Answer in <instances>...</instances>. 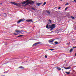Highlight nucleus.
I'll use <instances>...</instances> for the list:
<instances>
[{
    "label": "nucleus",
    "mask_w": 76,
    "mask_h": 76,
    "mask_svg": "<svg viewBox=\"0 0 76 76\" xmlns=\"http://www.w3.org/2000/svg\"><path fill=\"white\" fill-rule=\"evenodd\" d=\"M66 73L67 74V75H69L70 73V72H66Z\"/></svg>",
    "instance_id": "12"
},
{
    "label": "nucleus",
    "mask_w": 76,
    "mask_h": 76,
    "mask_svg": "<svg viewBox=\"0 0 76 76\" xmlns=\"http://www.w3.org/2000/svg\"><path fill=\"white\" fill-rule=\"evenodd\" d=\"M76 1V0H74L73 1Z\"/></svg>",
    "instance_id": "33"
},
{
    "label": "nucleus",
    "mask_w": 76,
    "mask_h": 76,
    "mask_svg": "<svg viewBox=\"0 0 76 76\" xmlns=\"http://www.w3.org/2000/svg\"><path fill=\"white\" fill-rule=\"evenodd\" d=\"M45 58H47V55H45Z\"/></svg>",
    "instance_id": "25"
},
{
    "label": "nucleus",
    "mask_w": 76,
    "mask_h": 76,
    "mask_svg": "<svg viewBox=\"0 0 76 76\" xmlns=\"http://www.w3.org/2000/svg\"><path fill=\"white\" fill-rule=\"evenodd\" d=\"M55 26V24H53L52 25H49V27L50 28H51L50 30H53V29L55 28V26Z\"/></svg>",
    "instance_id": "2"
},
{
    "label": "nucleus",
    "mask_w": 76,
    "mask_h": 76,
    "mask_svg": "<svg viewBox=\"0 0 76 76\" xmlns=\"http://www.w3.org/2000/svg\"><path fill=\"white\" fill-rule=\"evenodd\" d=\"M42 3H38L37 2L36 3V4L37 5V6H40V5H41V4H42Z\"/></svg>",
    "instance_id": "9"
},
{
    "label": "nucleus",
    "mask_w": 76,
    "mask_h": 76,
    "mask_svg": "<svg viewBox=\"0 0 76 76\" xmlns=\"http://www.w3.org/2000/svg\"><path fill=\"white\" fill-rule=\"evenodd\" d=\"M20 28H22V27H20Z\"/></svg>",
    "instance_id": "39"
},
{
    "label": "nucleus",
    "mask_w": 76,
    "mask_h": 76,
    "mask_svg": "<svg viewBox=\"0 0 76 76\" xmlns=\"http://www.w3.org/2000/svg\"><path fill=\"white\" fill-rule=\"evenodd\" d=\"M18 76H19V75H18Z\"/></svg>",
    "instance_id": "37"
},
{
    "label": "nucleus",
    "mask_w": 76,
    "mask_h": 76,
    "mask_svg": "<svg viewBox=\"0 0 76 76\" xmlns=\"http://www.w3.org/2000/svg\"><path fill=\"white\" fill-rule=\"evenodd\" d=\"M46 28H48V29H49V28H48V24L46 26Z\"/></svg>",
    "instance_id": "16"
},
{
    "label": "nucleus",
    "mask_w": 76,
    "mask_h": 76,
    "mask_svg": "<svg viewBox=\"0 0 76 76\" xmlns=\"http://www.w3.org/2000/svg\"><path fill=\"white\" fill-rule=\"evenodd\" d=\"M73 50V49H71V50H70V52L71 53L72 51Z\"/></svg>",
    "instance_id": "17"
},
{
    "label": "nucleus",
    "mask_w": 76,
    "mask_h": 76,
    "mask_svg": "<svg viewBox=\"0 0 76 76\" xmlns=\"http://www.w3.org/2000/svg\"><path fill=\"white\" fill-rule=\"evenodd\" d=\"M67 9H68V7H66V8L65 9V10H66Z\"/></svg>",
    "instance_id": "24"
},
{
    "label": "nucleus",
    "mask_w": 76,
    "mask_h": 76,
    "mask_svg": "<svg viewBox=\"0 0 76 76\" xmlns=\"http://www.w3.org/2000/svg\"><path fill=\"white\" fill-rule=\"evenodd\" d=\"M71 18H72V19H75V18H74L73 17H71Z\"/></svg>",
    "instance_id": "28"
},
{
    "label": "nucleus",
    "mask_w": 76,
    "mask_h": 76,
    "mask_svg": "<svg viewBox=\"0 0 76 76\" xmlns=\"http://www.w3.org/2000/svg\"><path fill=\"white\" fill-rule=\"evenodd\" d=\"M55 44H58V42H55Z\"/></svg>",
    "instance_id": "23"
},
{
    "label": "nucleus",
    "mask_w": 76,
    "mask_h": 76,
    "mask_svg": "<svg viewBox=\"0 0 76 76\" xmlns=\"http://www.w3.org/2000/svg\"><path fill=\"white\" fill-rule=\"evenodd\" d=\"M4 16L5 17H6V16H7L6 14V13L4 14Z\"/></svg>",
    "instance_id": "22"
},
{
    "label": "nucleus",
    "mask_w": 76,
    "mask_h": 76,
    "mask_svg": "<svg viewBox=\"0 0 76 76\" xmlns=\"http://www.w3.org/2000/svg\"><path fill=\"white\" fill-rule=\"evenodd\" d=\"M45 4H46V2H45L43 4V6H44V5H45Z\"/></svg>",
    "instance_id": "20"
},
{
    "label": "nucleus",
    "mask_w": 76,
    "mask_h": 76,
    "mask_svg": "<svg viewBox=\"0 0 76 76\" xmlns=\"http://www.w3.org/2000/svg\"><path fill=\"white\" fill-rule=\"evenodd\" d=\"M19 68H20V69H24V67H23V66H19Z\"/></svg>",
    "instance_id": "15"
},
{
    "label": "nucleus",
    "mask_w": 76,
    "mask_h": 76,
    "mask_svg": "<svg viewBox=\"0 0 76 76\" xmlns=\"http://www.w3.org/2000/svg\"><path fill=\"white\" fill-rule=\"evenodd\" d=\"M49 41L50 42H53L54 41V40L53 39H51L49 40Z\"/></svg>",
    "instance_id": "14"
},
{
    "label": "nucleus",
    "mask_w": 76,
    "mask_h": 76,
    "mask_svg": "<svg viewBox=\"0 0 76 76\" xmlns=\"http://www.w3.org/2000/svg\"><path fill=\"white\" fill-rule=\"evenodd\" d=\"M26 21L28 22H33L32 21V19L26 20Z\"/></svg>",
    "instance_id": "8"
},
{
    "label": "nucleus",
    "mask_w": 76,
    "mask_h": 76,
    "mask_svg": "<svg viewBox=\"0 0 76 76\" xmlns=\"http://www.w3.org/2000/svg\"><path fill=\"white\" fill-rule=\"evenodd\" d=\"M64 67V69H70V66H69L67 68H66V67Z\"/></svg>",
    "instance_id": "10"
},
{
    "label": "nucleus",
    "mask_w": 76,
    "mask_h": 76,
    "mask_svg": "<svg viewBox=\"0 0 76 76\" xmlns=\"http://www.w3.org/2000/svg\"><path fill=\"white\" fill-rule=\"evenodd\" d=\"M67 4H68L67 2L65 4V5H67Z\"/></svg>",
    "instance_id": "27"
},
{
    "label": "nucleus",
    "mask_w": 76,
    "mask_h": 76,
    "mask_svg": "<svg viewBox=\"0 0 76 76\" xmlns=\"http://www.w3.org/2000/svg\"><path fill=\"white\" fill-rule=\"evenodd\" d=\"M29 1V0H27L26 1H24L22 2V4H25L27 2L28 3V2Z\"/></svg>",
    "instance_id": "7"
},
{
    "label": "nucleus",
    "mask_w": 76,
    "mask_h": 76,
    "mask_svg": "<svg viewBox=\"0 0 76 76\" xmlns=\"http://www.w3.org/2000/svg\"><path fill=\"white\" fill-rule=\"evenodd\" d=\"M46 12H47L48 14H50V12L49 11L47 10L46 11Z\"/></svg>",
    "instance_id": "13"
},
{
    "label": "nucleus",
    "mask_w": 76,
    "mask_h": 76,
    "mask_svg": "<svg viewBox=\"0 0 76 76\" xmlns=\"http://www.w3.org/2000/svg\"><path fill=\"white\" fill-rule=\"evenodd\" d=\"M15 31L18 33H22V31L19 30H16Z\"/></svg>",
    "instance_id": "4"
},
{
    "label": "nucleus",
    "mask_w": 76,
    "mask_h": 76,
    "mask_svg": "<svg viewBox=\"0 0 76 76\" xmlns=\"http://www.w3.org/2000/svg\"><path fill=\"white\" fill-rule=\"evenodd\" d=\"M75 56H76V53L75 54Z\"/></svg>",
    "instance_id": "35"
},
{
    "label": "nucleus",
    "mask_w": 76,
    "mask_h": 76,
    "mask_svg": "<svg viewBox=\"0 0 76 76\" xmlns=\"http://www.w3.org/2000/svg\"><path fill=\"white\" fill-rule=\"evenodd\" d=\"M14 34L15 35H18L17 34H16L15 33H14Z\"/></svg>",
    "instance_id": "29"
},
{
    "label": "nucleus",
    "mask_w": 76,
    "mask_h": 76,
    "mask_svg": "<svg viewBox=\"0 0 76 76\" xmlns=\"http://www.w3.org/2000/svg\"><path fill=\"white\" fill-rule=\"evenodd\" d=\"M49 21L50 22V23H51V20H49Z\"/></svg>",
    "instance_id": "30"
},
{
    "label": "nucleus",
    "mask_w": 76,
    "mask_h": 76,
    "mask_svg": "<svg viewBox=\"0 0 76 76\" xmlns=\"http://www.w3.org/2000/svg\"><path fill=\"white\" fill-rule=\"evenodd\" d=\"M2 3H1V4H2Z\"/></svg>",
    "instance_id": "34"
},
{
    "label": "nucleus",
    "mask_w": 76,
    "mask_h": 76,
    "mask_svg": "<svg viewBox=\"0 0 76 76\" xmlns=\"http://www.w3.org/2000/svg\"><path fill=\"white\" fill-rule=\"evenodd\" d=\"M24 20H25L24 19H21L19 20L17 22V23H19L20 22H22L23 21H24Z\"/></svg>",
    "instance_id": "5"
},
{
    "label": "nucleus",
    "mask_w": 76,
    "mask_h": 76,
    "mask_svg": "<svg viewBox=\"0 0 76 76\" xmlns=\"http://www.w3.org/2000/svg\"><path fill=\"white\" fill-rule=\"evenodd\" d=\"M76 48V47H73V49Z\"/></svg>",
    "instance_id": "31"
},
{
    "label": "nucleus",
    "mask_w": 76,
    "mask_h": 76,
    "mask_svg": "<svg viewBox=\"0 0 76 76\" xmlns=\"http://www.w3.org/2000/svg\"><path fill=\"white\" fill-rule=\"evenodd\" d=\"M57 67L56 69H57V70H61V68L58 67Z\"/></svg>",
    "instance_id": "11"
},
{
    "label": "nucleus",
    "mask_w": 76,
    "mask_h": 76,
    "mask_svg": "<svg viewBox=\"0 0 76 76\" xmlns=\"http://www.w3.org/2000/svg\"><path fill=\"white\" fill-rule=\"evenodd\" d=\"M61 7H59L58 8V9H60Z\"/></svg>",
    "instance_id": "26"
},
{
    "label": "nucleus",
    "mask_w": 76,
    "mask_h": 76,
    "mask_svg": "<svg viewBox=\"0 0 76 76\" xmlns=\"http://www.w3.org/2000/svg\"><path fill=\"white\" fill-rule=\"evenodd\" d=\"M22 36H23V35H20L18 36V37H22Z\"/></svg>",
    "instance_id": "18"
},
{
    "label": "nucleus",
    "mask_w": 76,
    "mask_h": 76,
    "mask_svg": "<svg viewBox=\"0 0 76 76\" xmlns=\"http://www.w3.org/2000/svg\"><path fill=\"white\" fill-rule=\"evenodd\" d=\"M31 9H32V10H35V9L33 7H32Z\"/></svg>",
    "instance_id": "21"
},
{
    "label": "nucleus",
    "mask_w": 76,
    "mask_h": 76,
    "mask_svg": "<svg viewBox=\"0 0 76 76\" xmlns=\"http://www.w3.org/2000/svg\"><path fill=\"white\" fill-rule=\"evenodd\" d=\"M10 3H11V4H12L15 5V6H20V3H17L14 2H11Z\"/></svg>",
    "instance_id": "1"
},
{
    "label": "nucleus",
    "mask_w": 76,
    "mask_h": 76,
    "mask_svg": "<svg viewBox=\"0 0 76 76\" xmlns=\"http://www.w3.org/2000/svg\"><path fill=\"white\" fill-rule=\"evenodd\" d=\"M7 42H5V45H7Z\"/></svg>",
    "instance_id": "32"
},
{
    "label": "nucleus",
    "mask_w": 76,
    "mask_h": 76,
    "mask_svg": "<svg viewBox=\"0 0 76 76\" xmlns=\"http://www.w3.org/2000/svg\"><path fill=\"white\" fill-rule=\"evenodd\" d=\"M4 76H5V75H4Z\"/></svg>",
    "instance_id": "38"
},
{
    "label": "nucleus",
    "mask_w": 76,
    "mask_h": 76,
    "mask_svg": "<svg viewBox=\"0 0 76 76\" xmlns=\"http://www.w3.org/2000/svg\"><path fill=\"white\" fill-rule=\"evenodd\" d=\"M40 44V42H37L36 43L33 45V47H35V46H37V44Z\"/></svg>",
    "instance_id": "6"
},
{
    "label": "nucleus",
    "mask_w": 76,
    "mask_h": 76,
    "mask_svg": "<svg viewBox=\"0 0 76 76\" xmlns=\"http://www.w3.org/2000/svg\"><path fill=\"white\" fill-rule=\"evenodd\" d=\"M75 2L76 3V1H75Z\"/></svg>",
    "instance_id": "36"
},
{
    "label": "nucleus",
    "mask_w": 76,
    "mask_h": 76,
    "mask_svg": "<svg viewBox=\"0 0 76 76\" xmlns=\"http://www.w3.org/2000/svg\"><path fill=\"white\" fill-rule=\"evenodd\" d=\"M34 3V2L33 1H28V3L27 4H26V5H28V4H33Z\"/></svg>",
    "instance_id": "3"
},
{
    "label": "nucleus",
    "mask_w": 76,
    "mask_h": 76,
    "mask_svg": "<svg viewBox=\"0 0 76 76\" xmlns=\"http://www.w3.org/2000/svg\"><path fill=\"white\" fill-rule=\"evenodd\" d=\"M50 50H51V51H53L54 50V49H50Z\"/></svg>",
    "instance_id": "19"
}]
</instances>
